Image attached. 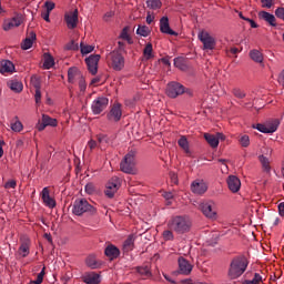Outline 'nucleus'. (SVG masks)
<instances>
[{
  "label": "nucleus",
  "mask_w": 284,
  "mask_h": 284,
  "mask_svg": "<svg viewBox=\"0 0 284 284\" xmlns=\"http://www.w3.org/2000/svg\"><path fill=\"white\" fill-rule=\"evenodd\" d=\"M79 89L80 92H85V90L88 89V84L85 83V78L80 77L79 79Z\"/></svg>",
  "instance_id": "obj_52"
},
{
  "label": "nucleus",
  "mask_w": 284,
  "mask_h": 284,
  "mask_svg": "<svg viewBox=\"0 0 284 284\" xmlns=\"http://www.w3.org/2000/svg\"><path fill=\"white\" fill-rule=\"evenodd\" d=\"M21 23H23V16L17 14L11 20L4 22L3 30L6 32H8L9 30H12V28H19V26H21Z\"/></svg>",
  "instance_id": "obj_19"
},
{
  "label": "nucleus",
  "mask_w": 284,
  "mask_h": 284,
  "mask_svg": "<svg viewBox=\"0 0 284 284\" xmlns=\"http://www.w3.org/2000/svg\"><path fill=\"white\" fill-rule=\"evenodd\" d=\"M42 121L47 126L50 125L51 128H57L58 125L57 119H52L50 115L47 114L42 115Z\"/></svg>",
  "instance_id": "obj_44"
},
{
  "label": "nucleus",
  "mask_w": 284,
  "mask_h": 284,
  "mask_svg": "<svg viewBox=\"0 0 284 284\" xmlns=\"http://www.w3.org/2000/svg\"><path fill=\"white\" fill-rule=\"evenodd\" d=\"M250 58L255 63H263V53L256 49L250 51Z\"/></svg>",
  "instance_id": "obj_35"
},
{
  "label": "nucleus",
  "mask_w": 284,
  "mask_h": 284,
  "mask_svg": "<svg viewBox=\"0 0 284 284\" xmlns=\"http://www.w3.org/2000/svg\"><path fill=\"white\" fill-rule=\"evenodd\" d=\"M87 194H94V184L88 183L84 187Z\"/></svg>",
  "instance_id": "obj_58"
},
{
  "label": "nucleus",
  "mask_w": 284,
  "mask_h": 284,
  "mask_svg": "<svg viewBox=\"0 0 284 284\" xmlns=\"http://www.w3.org/2000/svg\"><path fill=\"white\" fill-rule=\"evenodd\" d=\"M275 17H277V19H282V21H284V8L283 7H278L275 10Z\"/></svg>",
  "instance_id": "obj_55"
},
{
  "label": "nucleus",
  "mask_w": 284,
  "mask_h": 284,
  "mask_svg": "<svg viewBox=\"0 0 284 284\" xmlns=\"http://www.w3.org/2000/svg\"><path fill=\"white\" fill-rule=\"evenodd\" d=\"M130 27H124L120 33V39H123V41H126L130 45H132V37H130Z\"/></svg>",
  "instance_id": "obj_38"
},
{
  "label": "nucleus",
  "mask_w": 284,
  "mask_h": 284,
  "mask_svg": "<svg viewBox=\"0 0 284 284\" xmlns=\"http://www.w3.org/2000/svg\"><path fill=\"white\" fill-rule=\"evenodd\" d=\"M232 94L236 98V99H245V97H247V94L245 93V91L241 90L240 88H234L232 90Z\"/></svg>",
  "instance_id": "obj_49"
},
{
  "label": "nucleus",
  "mask_w": 284,
  "mask_h": 284,
  "mask_svg": "<svg viewBox=\"0 0 284 284\" xmlns=\"http://www.w3.org/2000/svg\"><path fill=\"white\" fill-rule=\"evenodd\" d=\"M174 67L181 70L182 72L187 71V63L183 58H175L174 59Z\"/></svg>",
  "instance_id": "obj_36"
},
{
  "label": "nucleus",
  "mask_w": 284,
  "mask_h": 284,
  "mask_svg": "<svg viewBox=\"0 0 284 284\" xmlns=\"http://www.w3.org/2000/svg\"><path fill=\"white\" fill-rule=\"evenodd\" d=\"M80 48L82 54H90V52H94V47L90 44H83V42L80 43Z\"/></svg>",
  "instance_id": "obj_50"
},
{
  "label": "nucleus",
  "mask_w": 284,
  "mask_h": 284,
  "mask_svg": "<svg viewBox=\"0 0 284 284\" xmlns=\"http://www.w3.org/2000/svg\"><path fill=\"white\" fill-rule=\"evenodd\" d=\"M280 216H284V202L278 204Z\"/></svg>",
  "instance_id": "obj_64"
},
{
  "label": "nucleus",
  "mask_w": 284,
  "mask_h": 284,
  "mask_svg": "<svg viewBox=\"0 0 284 284\" xmlns=\"http://www.w3.org/2000/svg\"><path fill=\"white\" fill-rule=\"evenodd\" d=\"M181 94H185V87L179 82H170L166 85V95L169 99H176L181 97Z\"/></svg>",
  "instance_id": "obj_9"
},
{
  "label": "nucleus",
  "mask_w": 284,
  "mask_h": 284,
  "mask_svg": "<svg viewBox=\"0 0 284 284\" xmlns=\"http://www.w3.org/2000/svg\"><path fill=\"white\" fill-rule=\"evenodd\" d=\"M250 265V261L245 255H236L234 256L229 265L227 276L231 281H236V278H241L245 272H247V266Z\"/></svg>",
  "instance_id": "obj_1"
},
{
  "label": "nucleus",
  "mask_w": 284,
  "mask_h": 284,
  "mask_svg": "<svg viewBox=\"0 0 284 284\" xmlns=\"http://www.w3.org/2000/svg\"><path fill=\"white\" fill-rule=\"evenodd\" d=\"M258 161L262 166V171L265 172L266 174H270L272 172V165L270 163V159L265 155H258Z\"/></svg>",
  "instance_id": "obj_30"
},
{
  "label": "nucleus",
  "mask_w": 284,
  "mask_h": 284,
  "mask_svg": "<svg viewBox=\"0 0 284 284\" xmlns=\"http://www.w3.org/2000/svg\"><path fill=\"white\" fill-rule=\"evenodd\" d=\"M41 199L47 207H50L51 210H54V207H57V200L50 196V189L48 186L42 189Z\"/></svg>",
  "instance_id": "obj_16"
},
{
  "label": "nucleus",
  "mask_w": 284,
  "mask_h": 284,
  "mask_svg": "<svg viewBox=\"0 0 284 284\" xmlns=\"http://www.w3.org/2000/svg\"><path fill=\"white\" fill-rule=\"evenodd\" d=\"M72 213L75 216H83V214H95L97 207L92 206L85 199L75 200L72 206Z\"/></svg>",
  "instance_id": "obj_5"
},
{
  "label": "nucleus",
  "mask_w": 284,
  "mask_h": 284,
  "mask_svg": "<svg viewBox=\"0 0 284 284\" xmlns=\"http://www.w3.org/2000/svg\"><path fill=\"white\" fill-rule=\"evenodd\" d=\"M261 283H263V276H261V274L258 273H255L252 280H246L244 281L243 284H261Z\"/></svg>",
  "instance_id": "obj_45"
},
{
  "label": "nucleus",
  "mask_w": 284,
  "mask_h": 284,
  "mask_svg": "<svg viewBox=\"0 0 284 284\" xmlns=\"http://www.w3.org/2000/svg\"><path fill=\"white\" fill-rule=\"evenodd\" d=\"M200 210L202 214L211 221H216V219H219V213L216 212V205L214 202H202L200 204Z\"/></svg>",
  "instance_id": "obj_8"
},
{
  "label": "nucleus",
  "mask_w": 284,
  "mask_h": 284,
  "mask_svg": "<svg viewBox=\"0 0 284 284\" xmlns=\"http://www.w3.org/2000/svg\"><path fill=\"white\" fill-rule=\"evenodd\" d=\"M229 190L233 193L236 194L239 190H241V180L236 175H230L226 180Z\"/></svg>",
  "instance_id": "obj_20"
},
{
  "label": "nucleus",
  "mask_w": 284,
  "mask_h": 284,
  "mask_svg": "<svg viewBox=\"0 0 284 284\" xmlns=\"http://www.w3.org/2000/svg\"><path fill=\"white\" fill-rule=\"evenodd\" d=\"M274 0H262V8H272Z\"/></svg>",
  "instance_id": "obj_59"
},
{
  "label": "nucleus",
  "mask_w": 284,
  "mask_h": 284,
  "mask_svg": "<svg viewBox=\"0 0 284 284\" xmlns=\"http://www.w3.org/2000/svg\"><path fill=\"white\" fill-rule=\"evenodd\" d=\"M43 276H45V266L42 267L41 272L38 274L37 280L30 281V284H41L43 283Z\"/></svg>",
  "instance_id": "obj_48"
},
{
  "label": "nucleus",
  "mask_w": 284,
  "mask_h": 284,
  "mask_svg": "<svg viewBox=\"0 0 284 284\" xmlns=\"http://www.w3.org/2000/svg\"><path fill=\"white\" fill-rule=\"evenodd\" d=\"M134 241H136V237L132 234L129 235L123 243V252H132L134 250Z\"/></svg>",
  "instance_id": "obj_31"
},
{
  "label": "nucleus",
  "mask_w": 284,
  "mask_h": 284,
  "mask_svg": "<svg viewBox=\"0 0 284 284\" xmlns=\"http://www.w3.org/2000/svg\"><path fill=\"white\" fill-rule=\"evenodd\" d=\"M12 72H14V63L10 60H2L0 63V73L12 74Z\"/></svg>",
  "instance_id": "obj_24"
},
{
  "label": "nucleus",
  "mask_w": 284,
  "mask_h": 284,
  "mask_svg": "<svg viewBox=\"0 0 284 284\" xmlns=\"http://www.w3.org/2000/svg\"><path fill=\"white\" fill-rule=\"evenodd\" d=\"M197 39L203 44V50H214L216 48V39L205 30L199 32Z\"/></svg>",
  "instance_id": "obj_7"
},
{
  "label": "nucleus",
  "mask_w": 284,
  "mask_h": 284,
  "mask_svg": "<svg viewBox=\"0 0 284 284\" xmlns=\"http://www.w3.org/2000/svg\"><path fill=\"white\" fill-rule=\"evenodd\" d=\"M154 49L152 47V43H146L144 50H143V57L146 61H150V59H154Z\"/></svg>",
  "instance_id": "obj_33"
},
{
  "label": "nucleus",
  "mask_w": 284,
  "mask_h": 284,
  "mask_svg": "<svg viewBox=\"0 0 284 284\" xmlns=\"http://www.w3.org/2000/svg\"><path fill=\"white\" fill-rule=\"evenodd\" d=\"M43 68L44 70H50L51 68H54V58L50 53H44L43 54Z\"/></svg>",
  "instance_id": "obj_32"
},
{
  "label": "nucleus",
  "mask_w": 284,
  "mask_h": 284,
  "mask_svg": "<svg viewBox=\"0 0 284 284\" xmlns=\"http://www.w3.org/2000/svg\"><path fill=\"white\" fill-rule=\"evenodd\" d=\"M112 17H114V11H109V12L104 13L103 21H110V19H112Z\"/></svg>",
  "instance_id": "obj_62"
},
{
  "label": "nucleus",
  "mask_w": 284,
  "mask_h": 284,
  "mask_svg": "<svg viewBox=\"0 0 284 284\" xmlns=\"http://www.w3.org/2000/svg\"><path fill=\"white\" fill-rule=\"evenodd\" d=\"M45 12H50L54 8V2L52 1H47L44 3Z\"/></svg>",
  "instance_id": "obj_60"
},
{
  "label": "nucleus",
  "mask_w": 284,
  "mask_h": 284,
  "mask_svg": "<svg viewBox=\"0 0 284 284\" xmlns=\"http://www.w3.org/2000/svg\"><path fill=\"white\" fill-rule=\"evenodd\" d=\"M65 50H73V51H77V50H79V43H75L74 40H71V41L65 45Z\"/></svg>",
  "instance_id": "obj_53"
},
{
  "label": "nucleus",
  "mask_w": 284,
  "mask_h": 284,
  "mask_svg": "<svg viewBox=\"0 0 284 284\" xmlns=\"http://www.w3.org/2000/svg\"><path fill=\"white\" fill-rule=\"evenodd\" d=\"M82 281L85 284H99L101 283V275H99V273L95 272L85 273L82 276Z\"/></svg>",
  "instance_id": "obj_21"
},
{
  "label": "nucleus",
  "mask_w": 284,
  "mask_h": 284,
  "mask_svg": "<svg viewBox=\"0 0 284 284\" xmlns=\"http://www.w3.org/2000/svg\"><path fill=\"white\" fill-rule=\"evenodd\" d=\"M170 179L174 185H179V175H176V173L170 172Z\"/></svg>",
  "instance_id": "obj_57"
},
{
  "label": "nucleus",
  "mask_w": 284,
  "mask_h": 284,
  "mask_svg": "<svg viewBox=\"0 0 284 284\" xmlns=\"http://www.w3.org/2000/svg\"><path fill=\"white\" fill-rule=\"evenodd\" d=\"M178 265L179 274H183L184 276H190L192 274V270H194L192 263H190V261L185 260L183 256L178 258Z\"/></svg>",
  "instance_id": "obj_14"
},
{
  "label": "nucleus",
  "mask_w": 284,
  "mask_h": 284,
  "mask_svg": "<svg viewBox=\"0 0 284 284\" xmlns=\"http://www.w3.org/2000/svg\"><path fill=\"white\" fill-rule=\"evenodd\" d=\"M178 145H180V148H182L186 154H190V142H187V138H185V135L180 138Z\"/></svg>",
  "instance_id": "obj_39"
},
{
  "label": "nucleus",
  "mask_w": 284,
  "mask_h": 284,
  "mask_svg": "<svg viewBox=\"0 0 284 284\" xmlns=\"http://www.w3.org/2000/svg\"><path fill=\"white\" fill-rule=\"evenodd\" d=\"M45 128H48V125L45 124V122L43 120L39 121L37 123V130L38 132H43V130H45Z\"/></svg>",
  "instance_id": "obj_56"
},
{
  "label": "nucleus",
  "mask_w": 284,
  "mask_h": 284,
  "mask_svg": "<svg viewBox=\"0 0 284 284\" xmlns=\"http://www.w3.org/2000/svg\"><path fill=\"white\" fill-rule=\"evenodd\" d=\"M64 21L69 30H74V28L79 26V9H75L74 11H70L69 13H65Z\"/></svg>",
  "instance_id": "obj_13"
},
{
  "label": "nucleus",
  "mask_w": 284,
  "mask_h": 284,
  "mask_svg": "<svg viewBox=\"0 0 284 284\" xmlns=\"http://www.w3.org/2000/svg\"><path fill=\"white\" fill-rule=\"evenodd\" d=\"M162 239L164 241H174V231L171 229L163 231Z\"/></svg>",
  "instance_id": "obj_47"
},
{
  "label": "nucleus",
  "mask_w": 284,
  "mask_h": 284,
  "mask_svg": "<svg viewBox=\"0 0 284 284\" xmlns=\"http://www.w3.org/2000/svg\"><path fill=\"white\" fill-rule=\"evenodd\" d=\"M256 130L258 132H263V134H274L276 130H278V125L272 124V125H265V124H256Z\"/></svg>",
  "instance_id": "obj_29"
},
{
  "label": "nucleus",
  "mask_w": 284,
  "mask_h": 284,
  "mask_svg": "<svg viewBox=\"0 0 284 284\" xmlns=\"http://www.w3.org/2000/svg\"><path fill=\"white\" fill-rule=\"evenodd\" d=\"M121 172L124 174H136V152L130 151L120 163Z\"/></svg>",
  "instance_id": "obj_4"
},
{
  "label": "nucleus",
  "mask_w": 284,
  "mask_h": 284,
  "mask_svg": "<svg viewBox=\"0 0 284 284\" xmlns=\"http://www.w3.org/2000/svg\"><path fill=\"white\" fill-rule=\"evenodd\" d=\"M97 139L100 148H108V145H110V138L108 135L98 134Z\"/></svg>",
  "instance_id": "obj_41"
},
{
  "label": "nucleus",
  "mask_w": 284,
  "mask_h": 284,
  "mask_svg": "<svg viewBox=\"0 0 284 284\" xmlns=\"http://www.w3.org/2000/svg\"><path fill=\"white\" fill-rule=\"evenodd\" d=\"M87 68L93 77L99 72V61H101V54H91L89 58H85Z\"/></svg>",
  "instance_id": "obj_11"
},
{
  "label": "nucleus",
  "mask_w": 284,
  "mask_h": 284,
  "mask_svg": "<svg viewBox=\"0 0 284 284\" xmlns=\"http://www.w3.org/2000/svg\"><path fill=\"white\" fill-rule=\"evenodd\" d=\"M85 265L91 270H97V267H99V263L97 262V256L89 255L85 260Z\"/></svg>",
  "instance_id": "obj_42"
},
{
  "label": "nucleus",
  "mask_w": 284,
  "mask_h": 284,
  "mask_svg": "<svg viewBox=\"0 0 284 284\" xmlns=\"http://www.w3.org/2000/svg\"><path fill=\"white\" fill-rule=\"evenodd\" d=\"M191 192H193V194H205L207 192V184H205V182L194 181L191 184Z\"/></svg>",
  "instance_id": "obj_22"
},
{
  "label": "nucleus",
  "mask_w": 284,
  "mask_h": 284,
  "mask_svg": "<svg viewBox=\"0 0 284 284\" xmlns=\"http://www.w3.org/2000/svg\"><path fill=\"white\" fill-rule=\"evenodd\" d=\"M242 148H250V135H242L240 139Z\"/></svg>",
  "instance_id": "obj_51"
},
{
  "label": "nucleus",
  "mask_w": 284,
  "mask_h": 284,
  "mask_svg": "<svg viewBox=\"0 0 284 284\" xmlns=\"http://www.w3.org/2000/svg\"><path fill=\"white\" fill-rule=\"evenodd\" d=\"M136 34H139V37H150V34H152V30H150V27L148 26H138L136 29Z\"/></svg>",
  "instance_id": "obj_37"
},
{
  "label": "nucleus",
  "mask_w": 284,
  "mask_h": 284,
  "mask_svg": "<svg viewBox=\"0 0 284 284\" xmlns=\"http://www.w3.org/2000/svg\"><path fill=\"white\" fill-rule=\"evenodd\" d=\"M81 77H83L81 74V71H79V69L77 67H71L68 70V81L70 83H74V81H77V79H81Z\"/></svg>",
  "instance_id": "obj_27"
},
{
  "label": "nucleus",
  "mask_w": 284,
  "mask_h": 284,
  "mask_svg": "<svg viewBox=\"0 0 284 284\" xmlns=\"http://www.w3.org/2000/svg\"><path fill=\"white\" fill-rule=\"evenodd\" d=\"M10 125L13 132H21L23 130V123L19 121V116H16L14 120L11 121Z\"/></svg>",
  "instance_id": "obj_40"
},
{
  "label": "nucleus",
  "mask_w": 284,
  "mask_h": 284,
  "mask_svg": "<svg viewBox=\"0 0 284 284\" xmlns=\"http://www.w3.org/2000/svg\"><path fill=\"white\" fill-rule=\"evenodd\" d=\"M30 83L34 90H41V79L37 75H32Z\"/></svg>",
  "instance_id": "obj_46"
},
{
  "label": "nucleus",
  "mask_w": 284,
  "mask_h": 284,
  "mask_svg": "<svg viewBox=\"0 0 284 284\" xmlns=\"http://www.w3.org/2000/svg\"><path fill=\"white\" fill-rule=\"evenodd\" d=\"M97 141H94V140H90L89 142H88V146L90 148V150L92 151V150H97Z\"/></svg>",
  "instance_id": "obj_63"
},
{
  "label": "nucleus",
  "mask_w": 284,
  "mask_h": 284,
  "mask_svg": "<svg viewBox=\"0 0 284 284\" xmlns=\"http://www.w3.org/2000/svg\"><path fill=\"white\" fill-rule=\"evenodd\" d=\"M119 187H121V179L119 176H113L106 183V190L104 191L105 196L108 199H114L115 192H119Z\"/></svg>",
  "instance_id": "obj_10"
},
{
  "label": "nucleus",
  "mask_w": 284,
  "mask_h": 284,
  "mask_svg": "<svg viewBox=\"0 0 284 284\" xmlns=\"http://www.w3.org/2000/svg\"><path fill=\"white\" fill-rule=\"evenodd\" d=\"M34 41H37V33L31 31L29 36L22 41L21 49L22 50H30L32 48Z\"/></svg>",
  "instance_id": "obj_25"
},
{
  "label": "nucleus",
  "mask_w": 284,
  "mask_h": 284,
  "mask_svg": "<svg viewBox=\"0 0 284 284\" xmlns=\"http://www.w3.org/2000/svg\"><path fill=\"white\" fill-rule=\"evenodd\" d=\"M104 255L108 256L109 261H115V258L121 256V250H119L114 244H109L104 248Z\"/></svg>",
  "instance_id": "obj_18"
},
{
  "label": "nucleus",
  "mask_w": 284,
  "mask_h": 284,
  "mask_svg": "<svg viewBox=\"0 0 284 284\" xmlns=\"http://www.w3.org/2000/svg\"><path fill=\"white\" fill-rule=\"evenodd\" d=\"M135 271L140 276H142L144 280L152 278V268L150 265H142V266H136Z\"/></svg>",
  "instance_id": "obj_26"
},
{
  "label": "nucleus",
  "mask_w": 284,
  "mask_h": 284,
  "mask_svg": "<svg viewBox=\"0 0 284 284\" xmlns=\"http://www.w3.org/2000/svg\"><path fill=\"white\" fill-rule=\"evenodd\" d=\"M110 103V100L105 97H99L97 98L91 105V110L93 114H101L105 108H108V104Z\"/></svg>",
  "instance_id": "obj_12"
},
{
  "label": "nucleus",
  "mask_w": 284,
  "mask_h": 284,
  "mask_svg": "<svg viewBox=\"0 0 284 284\" xmlns=\"http://www.w3.org/2000/svg\"><path fill=\"white\" fill-rule=\"evenodd\" d=\"M160 31L162 32V34H171V37H179V33H176V31L170 28V19L168 17H162L160 19Z\"/></svg>",
  "instance_id": "obj_17"
},
{
  "label": "nucleus",
  "mask_w": 284,
  "mask_h": 284,
  "mask_svg": "<svg viewBox=\"0 0 284 284\" xmlns=\"http://www.w3.org/2000/svg\"><path fill=\"white\" fill-rule=\"evenodd\" d=\"M8 88H10V90L12 92H14L16 94H21V92H23V82L19 81L17 79L14 80H9L7 82Z\"/></svg>",
  "instance_id": "obj_23"
},
{
  "label": "nucleus",
  "mask_w": 284,
  "mask_h": 284,
  "mask_svg": "<svg viewBox=\"0 0 284 284\" xmlns=\"http://www.w3.org/2000/svg\"><path fill=\"white\" fill-rule=\"evenodd\" d=\"M260 19L266 21V23L271 24L273 28H276V17L267 11H261L258 13Z\"/></svg>",
  "instance_id": "obj_28"
},
{
  "label": "nucleus",
  "mask_w": 284,
  "mask_h": 284,
  "mask_svg": "<svg viewBox=\"0 0 284 284\" xmlns=\"http://www.w3.org/2000/svg\"><path fill=\"white\" fill-rule=\"evenodd\" d=\"M106 64L114 72H121L125 68V58L121 52L113 50L106 55Z\"/></svg>",
  "instance_id": "obj_3"
},
{
  "label": "nucleus",
  "mask_w": 284,
  "mask_h": 284,
  "mask_svg": "<svg viewBox=\"0 0 284 284\" xmlns=\"http://www.w3.org/2000/svg\"><path fill=\"white\" fill-rule=\"evenodd\" d=\"M168 227L175 234H187L192 227V222L185 216L176 215L169 220Z\"/></svg>",
  "instance_id": "obj_2"
},
{
  "label": "nucleus",
  "mask_w": 284,
  "mask_h": 284,
  "mask_svg": "<svg viewBox=\"0 0 284 284\" xmlns=\"http://www.w3.org/2000/svg\"><path fill=\"white\" fill-rule=\"evenodd\" d=\"M17 187V181L16 180H9L7 183H4L6 190H14Z\"/></svg>",
  "instance_id": "obj_54"
},
{
  "label": "nucleus",
  "mask_w": 284,
  "mask_h": 284,
  "mask_svg": "<svg viewBox=\"0 0 284 284\" xmlns=\"http://www.w3.org/2000/svg\"><path fill=\"white\" fill-rule=\"evenodd\" d=\"M34 99L36 103H41V89H36Z\"/></svg>",
  "instance_id": "obj_61"
},
{
  "label": "nucleus",
  "mask_w": 284,
  "mask_h": 284,
  "mask_svg": "<svg viewBox=\"0 0 284 284\" xmlns=\"http://www.w3.org/2000/svg\"><path fill=\"white\" fill-rule=\"evenodd\" d=\"M161 6H163L161 0H146V7L150 8V10H159Z\"/></svg>",
  "instance_id": "obj_43"
},
{
  "label": "nucleus",
  "mask_w": 284,
  "mask_h": 284,
  "mask_svg": "<svg viewBox=\"0 0 284 284\" xmlns=\"http://www.w3.org/2000/svg\"><path fill=\"white\" fill-rule=\"evenodd\" d=\"M121 116H123V111L121 110V103H114L106 115L109 121H114L119 123L121 121Z\"/></svg>",
  "instance_id": "obj_15"
},
{
  "label": "nucleus",
  "mask_w": 284,
  "mask_h": 284,
  "mask_svg": "<svg viewBox=\"0 0 284 284\" xmlns=\"http://www.w3.org/2000/svg\"><path fill=\"white\" fill-rule=\"evenodd\" d=\"M204 139L212 148H219V138H216V135L205 133Z\"/></svg>",
  "instance_id": "obj_34"
},
{
  "label": "nucleus",
  "mask_w": 284,
  "mask_h": 284,
  "mask_svg": "<svg viewBox=\"0 0 284 284\" xmlns=\"http://www.w3.org/2000/svg\"><path fill=\"white\" fill-rule=\"evenodd\" d=\"M30 247H32V241L30 237L23 235L20 237V246L16 253L17 258H28L30 256Z\"/></svg>",
  "instance_id": "obj_6"
}]
</instances>
